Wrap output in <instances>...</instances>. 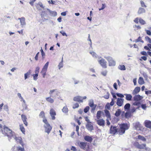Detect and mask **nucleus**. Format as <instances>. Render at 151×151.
I'll return each mask as SVG.
<instances>
[{
    "mask_svg": "<svg viewBox=\"0 0 151 151\" xmlns=\"http://www.w3.org/2000/svg\"><path fill=\"white\" fill-rule=\"evenodd\" d=\"M116 127L111 126L109 130V133L113 135L115 134L117 132L119 133V134H122L123 133V124H119Z\"/></svg>",
    "mask_w": 151,
    "mask_h": 151,
    "instance_id": "obj_1",
    "label": "nucleus"
},
{
    "mask_svg": "<svg viewBox=\"0 0 151 151\" xmlns=\"http://www.w3.org/2000/svg\"><path fill=\"white\" fill-rule=\"evenodd\" d=\"M2 132L8 137H11L12 136V131L7 127H4L3 130L2 129Z\"/></svg>",
    "mask_w": 151,
    "mask_h": 151,
    "instance_id": "obj_2",
    "label": "nucleus"
},
{
    "mask_svg": "<svg viewBox=\"0 0 151 151\" xmlns=\"http://www.w3.org/2000/svg\"><path fill=\"white\" fill-rule=\"evenodd\" d=\"M78 144L80 148L83 150H88L89 149V145L87 142H81Z\"/></svg>",
    "mask_w": 151,
    "mask_h": 151,
    "instance_id": "obj_3",
    "label": "nucleus"
},
{
    "mask_svg": "<svg viewBox=\"0 0 151 151\" xmlns=\"http://www.w3.org/2000/svg\"><path fill=\"white\" fill-rule=\"evenodd\" d=\"M59 93L60 92L56 89L50 90L49 93L50 96L54 97L58 96Z\"/></svg>",
    "mask_w": 151,
    "mask_h": 151,
    "instance_id": "obj_4",
    "label": "nucleus"
},
{
    "mask_svg": "<svg viewBox=\"0 0 151 151\" xmlns=\"http://www.w3.org/2000/svg\"><path fill=\"white\" fill-rule=\"evenodd\" d=\"M49 62H47L45 64L43 67L42 70L41 71V73L43 76V78L45 77V76L46 75V73L47 71V68L48 66Z\"/></svg>",
    "mask_w": 151,
    "mask_h": 151,
    "instance_id": "obj_5",
    "label": "nucleus"
},
{
    "mask_svg": "<svg viewBox=\"0 0 151 151\" xmlns=\"http://www.w3.org/2000/svg\"><path fill=\"white\" fill-rule=\"evenodd\" d=\"M109 62V65L110 66H113L115 65V62L112 57L109 56L105 57Z\"/></svg>",
    "mask_w": 151,
    "mask_h": 151,
    "instance_id": "obj_6",
    "label": "nucleus"
},
{
    "mask_svg": "<svg viewBox=\"0 0 151 151\" xmlns=\"http://www.w3.org/2000/svg\"><path fill=\"white\" fill-rule=\"evenodd\" d=\"M133 145L136 148L140 149H144L145 146H146L145 144H140L139 142H134Z\"/></svg>",
    "mask_w": 151,
    "mask_h": 151,
    "instance_id": "obj_7",
    "label": "nucleus"
},
{
    "mask_svg": "<svg viewBox=\"0 0 151 151\" xmlns=\"http://www.w3.org/2000/svg\"><path fill=\"white\" fill-rule=\"evenodd\" d=\"M88 105L91 108V112H93L95 110L97 106L96 105L94 104L93 100L90 101L89 102Z\"/></svg>",
    "mask_w": 151,
    "mask_h": 151,
    "instance_id": "obj_8",
    "label": "nucleus"
},
{
    "mask_svg": "<svg viewBox=\"0 0 151 151\" xmlns=\"http://www.w3.org/2000/svg\"><path fill=\"white\" fill-rule=\"evenodd\" d=\"M21 119L24 124L25 126L27 127L28 125V123L27 122V119L26 116L24 114H22L21 116Z\"/></svg>",
    "mask_w": 151,
    "mask_h": 151,
    "instance_id": "obj_9",
    "label": "nucleus"
},
{
    "mask_svg": "<svg viewBox=\"0 0 151 151\" xmlns=\"http://www.w3.org/2000/svg\"><path fill=\"white\" fill-rule=\"evenodd\" d=\"M97 124L100 126H104L105 125V121L103 119H95Z\"/></svg>",
    "mask_w": 151,
    "mask_h": 151,
    "instance_id": "obj_10",
    "label": "nucleus"
},
{
    "mask_svg": "<svg viewBox=\"0 0 151 151\" xmlns=\"http://www.w3.org/2000/svg\"><path fill=\"white\" fill-rule=\"evenodd\" d=\"M86 128L89 131H91L93 129V127L92 124L91 122H88L86 125Z\"/></svg>",
    "mask_w": 151,
    "mask_h": 151,
    "instance_id": "obj_11",
    "label": "nucleus"
},
{
    "mask_svg": "<svg viewBox=\"0 0 151 151\" xmlns=\"http://www.w3.org/2000/svg\"><path fill=\"white\" fill-rule=\"evenodd\" d=\"M99 64L104 68H106V62L104 59L102 58L98 61Z\"/></svg>",
    "mask_w": 151,
    "mask_h": 151,
    "instance_id": "obj_12",
    "label": "nucleus"
},
{
    "mask_svg": "<svg viewBox=\"0 0 151 151\" xmlns=\"http://www.w3.org/2000/svg\"><path fill=\"white\" fill-rule=\"evenodd\" d=\"M44 127L45 129V132H47L48 134H49L52 129V127L50 126V124H49V125H44Z\"/></svg>",
    "mask_w": 151,
    "mask_h": 151,
    "instance_id": "obj_13",
    "label": "nucleus"
},
{
    "mask_svg": "<svg viewBox=\"0 0 151 151\" xmlns=\"http://www.w3.org/2000/svg\"><path fill=\"white\" fill-rule=\"evenodd\" d=\"M50 114L52 117V119L54 120L55 119V116L56 115V113L55 110L52 108L50 110Z\"/></svg>",
    "mask_w": 151,
    "mask_h": 151,
    "instance_id": "obj_14",
    "label": "nucleus"
},
{
    "mask_svg": "<svg viewBox=\"0 0 151 151\" xmlns=\"http://www.w3.org/2000/svg\"><path fill=\"white\" fill-rule=\"evenodd\" d=\"M14 139L17 142H19L22 146V147H23L24 144L22 140V138L19 137H14Z\"/></svg>",
    "mask_w": 151,
    "mask_h": 151,
    "instance_id": "obj_15",
    "label": "nucleus"
},
{
    "mask_svg": "<svg viewBox=\"0 0 151 151\" xmlns=\"http://www.w3.org/2000/svg\"><path fill=\"white\" fill-rule=\"evenodd\" d=\"M73 100L79 102H83L82 97L80 96H76L73 98Z\"/></svg>",
    "mask_w": 151,
    "mask_h": 151,
    "instance_id": "obj_16",
    "label": "nucleus"
},
{
    "mask_svg": "<svg viewBox=\"0 0 151 151\" xmlns=\"http://www.w3.org/2000/svg\"><path fill=\"white\" fill-rule=\"evenodd\" d=\"M145 126L149 129L151 128V121L146 120L144 122Z\"/></svg>",
    "mask_w": 151,
    "mask_h": 151,
    "instance_id": "obj_17",
    "label": "nucleus"
},
{
    "mask_svg": "<svg viewBox=\"0 0 151 151\" xmlns=\"http://www.w3.org/2000/svg\"><path fill=\"white\" fill-rule=\"evenodd\" d=\"M143 98V97L140 95H135L134 97V100L135 101H139Z\"/></svg>",
    "mask_w": 151,
    "mask_h": 151,
    "instance_id": "obj_18",
    "label": "nucleus"
},
{
    "mask_svg": "<svg viewBox=\"0 0 151 151\" xmlns=\"http://www.w3.org/2000/svg\"><path fill=\"white\" fill-rule=\"evenodd\" d=\"M84 139L86 141L90 142H91L93 140L92 137L89 136H85Z\"/></svg>",
    "mask_w": 151,
    "mask_h": 151,
    "instance_id": "obj_19",
    "label": "nucleus"
},
{
    "mask_svg": "<svg viewBox=\"0 0 151 151\" xmlns=\"http://www.w3.org/2000/svg\"><path fill=\"white\" fill-rule=\"evenodd\" d=\"M50 96V97H48L46 98V100L49 103L51 104L53 103L54 102V99H52Z\"/></svg>",
    "mask_w": 151,
    "mask_h": 151,
    "instance_id": "obj_20",
    "label": "nucleus"
},
{
    "mask_svg": "<svg viewBox=\"0 0 151 151\" xmlns=\"http://www.w3.org/2000/svg\"><path fill=\"white\" fill-rule=\"evenodd\" d=\"M18 19L20 20L21 24L22 26H24L26 24L25 18L22 17L21 18H19Z\"/></svg>",
    "mask_w": 151,
    "mask_h": 151,
    "instance_id": "obj_21",
    "label": "nucleus"
},
{
    "mask_svg": "<svg viewBox=\"0 0 151 151\" xmlns=\"http://www.w3.org/2000/svg\"><path fill=\"white\" fill-rule=\"evenodd\" d=\"M103 113L101 111H98L97 112L96 114V117L97 118L96 119H100L101 118V115Z\"/></svg>",
    "mask_w": 151,
    "mask_h": 151,
    "instance_id": "obj_22",
    "label": "nucleus"
},
{
    "mask_svg": "<svg viewBox=\"0 0 151 151\" xmlns=\"http://www.w3.org/2000/svg\"><path fill=\"white\" fill-rule=\"evenodd\" d=\"M140 90V88L139 87H136L133 90L132 93L134 94H135L139 92Z\"/></svg>",
    "mask_w": 151,
    "mask_h": 151,
    "instance_id": "obj_23",
    "label": "nucleus"
},
{
    "mask_svg": "<svg viewBox=\"0 0 151 151\" xmlns=\"http://www.w3.org/2000/svg\"><path fill=\"white\" fill-rule=\"evenodd\" d=\"M124 95L126 96L125 99L127 100H131L132 96L131 94L125 93Z\"/></svg>",
    "mask_w": 151,
    "mask_h": 151,
    "instance_id": "obj_24",
    "label": "nucleus"
},
{
    "mask_svg": "<svg viewBox=\"0 0 151 151\" xmlns=\"http://www.w3.org/2000/svg\"><path fill=\"white\" fill-rule=\"evenodd\" d=\"M123 102V99L121 98H118L116 102V104L119 106H121L122 105Z\"/></svg>",
    "mask_w": 151,
    "mask_h": 151,
    "instance_id": "obj_25",
    "label": "nucleus"
},
{
    "mask_svg": "<svg viewBox=\"0 0 151 151\" xmlns=\"http://www.w3.org/2000/svg\"><path fill=\"white\" fill-rule=\"evenodd\" d=\"M23 104H22L23 109H22V111L23 112L24 110L27 109V106L26 104L25 101L23 99Z\"/></svg>",
    "mask_w": 151,
    "mask_h": 151,
    "instance_id": "obj_26",
    "label": "nucleus"
},
{
    "mask_svg": "<svg viewBox=\"0 0 151 151\" xmlns=\"http://www.w3.org/2000/svg\"><path fill=\"white\" fill-rule=\"evenodd\" d=\"M129 127V125L126 123H123V134L126 130L128 129Z\"/></svg>",
    "mask_w": 151,
    "mask_h": 151,
    "instance_id": "obj_27",
    "label": "nucleus"
},
{
    "mask_svg": "<svg viewBox=\"0 0 151 151\" xmlns=\"http://www.w3.org/2000/svg\"><path fill=\"white\" fill-rule=\"evenodd\" d=\"M31 70H29L26 73L24 74V79L26 80L28 78L30 75L31 74Z\"/></svg>",
    "mask_w": 151,
    "mask_h": 151,
    "instance_id": "obj_28",
    "label": "nucleus"
},
{
    "mask_svg": "<svg viewBox=\"0 0 151 151\" xmlns=\"http://www.w3.org/2000/svg\"><path fill=\"white\" fill-rule=\"evenodd\" d=\"M104 111L106 116L108 118H110L111 116L109 111L105 109Z\"/></svg>",
    "mask_w": 151,
    "mask_h": 151,
    "instance_id": "obj_29",
    "label": "nucleus"
},
{
    "mask_svg": "<svg viewBox=\"0 0 151 151\" xmlns=\"http://www.w3.org/2000/svg\"><path fill=\"white\" fill-rule=\"evenodd\" d=\"M121 110L119 109H118L116 111V112L115 114V115L116 116H119L121 114Z\"/></svg>",
    "mask_w": 151,
    "mask_h": 151,
    "instance_id": "obj_30",
    "label": "nucleus"
},
{
    "mask_svg": "<svg viewBox=\"0 0 151 151\" xmlns=\"http://www.w3.org/2000/svg\"><path fill=\"white\" fill-rule=\"evenodd\" d=\"M145 12V9L142 8H139L138 12V13L139 14H141Z\"/></svg>",
    "mask_w": 151,
    "mask_h": 151,
    "instance_id": "obj_31",
    "label": "nucleus"
},
{
    "mask_svg": "<svg viewBox=\"0 0 151 151\" xmlns=\"http://www.w3.org/2000/svg\"><path fill=\"white\" fill-rule=\"evenodd\" d=\"M138 83L140 85H142L144 84V81L143 78L142 77H140L138 81Z\"/></svg>",
    "mask_w": 151,
    "mask_h": 151,
    "instance_id": "obj_32",
    "label": "nucleus"
},
{
    "mask_svg": "<svg viewBox=\"0 0 151 151\" xmlns=\"http://www.w3.org/2000/svg\"><path fill=\"white\" fill-rule=\"evenodd\" d=\"M39 116L40 118H44L45 117V113L43 111H41L39 115Z\"/></svg>",
    "mask_w": 151,
    "mask_h": 151,
    "instance_id": "obj_33",
    "label": "nucleus"
},
{
    "mask_svg": "<svg viewBox=\"0 0 151 151\" xmlns=\"http://www.w3.org/2000/svg\"><path fill=\"white\" fill-rule=\"evenodd\" d=\"M138 138L139 139L144 142H145L146 141V139L144 137L140 135H139L138 136Z\"/></svg>",
    "mask_w": 151,
    "mask_h": 151,
    "instance_id": "obj_34",
    "label": "nucleus"
},
{
    "mask_svg": "<svg viewBox=\"0 0 151 151\" xmlns=\"http://www.w3.org/2000/svg\"><path fill=\"white\" fill-rule=\"evenodd\" d=\"M20 129L21 131L24 134L25 132V129L24 127L23 124H21L19 125Z\"/></svg>",
    "mask_w": 151,
    "mask_h": 151,
    "instance_id": "obj_35",
    "label": "nucleus"
},
{
    "mask_svg": "<svg viewBox=\"0 0 151 151\" xmlns=\"http://www.w3.org/2000/svg\"><path fill=\"white\" fill-rule=\"evenodd\" d=\"M62 111L64 113H67L68 112V109L67 106H64L62 109Z\"/></svg>",
    "mask_w": 151,
    "mask_h": 151,
    "instance_id": "obj_36",
    "label": "nucleus"
},
{
    "mask_svg": "<svg viewBox=\"0 0 151 151\" xmlns=\"http://www.w3.org/2000/svg\"><path fill=\"white\" fill-rule=\"evenodd\" d=\"M130 106V105L129 103L126 104L124 106V109L125 110H129Z\"/></svg>",
    "mask_w": 151,
    "mask_h": 151,
    "instance_id": "obj_37",
    "label": "nucleus"
},
{
    "mask_svg": "<svg viewBox=\"0 0 151 151\" xmlns=\"http://www.w3.org/2000/svg\"><path fill=\"white\" fill-rule=\"evenodd\" d=\"M131 114L130 112H127L125 114V116L126 118L130 117L131 116Z\"/></svg>",
    "mask_w": 151,
    "mask_h": 151,
    "instance_id": "obj_38",
    "label": "nucleus"
},
{
    "mask_svg": "<svg viewBox=\"0 0 151 151\" xmlns=\"http://www.w3.org/2000/svg\"><path fill=\"white\" fill-rule=\"evenodd\" d=\"M50 13L51 16H55L57 15V13L56 12L50 11Z\"/></svg>",
    "mask_w": 151,
    "mask_h": 151,
    "instance_id": "obj_39",
    "label": "nucleus"
},
{
    "mask_svg": "<svg viewBox=\"0 0 151 151\" xmlns=\"http://www.w3.org/2000/svg\"><path fill=\"white\" fill-rule=\"evenodd\" d=\"M140 126V124L139 122H137L135 124V127L136 129H138Z\"/></svg>",
    "mask_w": 151,
    "mask_h": 151,
    "instance_id": "obj_40",
    "label": "nucleus"
},
{
    "mask_svg": "<svg viewBox=\"0 0 151 151\" xmlns=\"http://www.w3.org/2000/svg\"><path fill=\"white\" fill-rule=\"evenodd\" d=\"M109 96V92H106V95H105L103 97L106 99H108Z\"/></svg>",
    "mask_w": 151,
    "mask_h": 151,
    "instance_id": "obj_41",
    "label": "nucleus"
},
{
    "mask_svg": "<svg viewBox=\"0 0 151 151\" xmlns=\"http://www.w3.org/2000/svg\"><path fill=\"white\" fill-rule=\"evenodd\" d=\"M40 51L41 52V55L42 56V59H44L45 58V52H44L42 48H41V49L40 50Z\"/></svg>",
    "mask_w": 151,
    "mask_h": 151,
    "instance_id": "obj_42",
    "label": "nucleus"
},
{
    "mask_svg": "<svg viewBox=\"0 0 151 151\" xmlns=\"http://www.w3.org/2000/svg\"><path fill=\"white\" fill-rule=\"evenodd\" d=\"M140 106H138L137 108H135L134 107H133V108H132V109H131L130 110V112H131V113H133L135 111H136V110L137 109H139V108H140Z\"/></svg>",
    "mask_w": 151,
    "mask_h": 151,
    "instance_id": "obj_43",
    "label": "nucleus"
},
{
    "mask_svg": "<svg viewBox=\"0 0 151 151\" xmlns=\"http://www.w3.org/2000/svg\"><path fill=\"white\" fill-rule=\"evenodd\" d=\"M17 151H24V147L22 148L20 147H17Z\"/></svg>",
    "mask_w": 151,
    "mask_h": 151,
    "instance_id": "obj_44",
    "label": "nucleus"
},
{
    "mask_svg": "<svg viewBox=\"0 0 151 151\" xmlns=\"http://www.w3.org/2000/svg\"><path fill=\"white\" fill-rule=\"evenodd\" d=\"M42 121L46 125H49V124L48 123L47 121V119L45 117V118H43Z\"/></svg>",
    "mask_w": 151,
    "mask_h": 151,
    "instance_id": "obj_45",
    "label": "nucleus"
},
{
    "mask_svg": "<svg viewBox=\"0 0 151 151\" xmlns=\"http://www.w3.org/2000/svg\"><path fill=\"white\" fill-rule=\"evenodd\" d=\"M140 103L139 101H135L133 103V105L134 106H138L140 105Z\"/></svg>",
    "mask_w": 151,
    "mask_h": 151,
    "instance_id": "obj_46",
    "label": "nucleus"
},
{
    "mask_svg": "<svg viewBox=\"0 0 151 151\" xmlns=\"http://www.w3.org/2000/svg\"><path fill=\"white\" fill-rule=\"evenodd\" d=\"M90 109L89 107V106H86L84 109V111L85 113H87L89 110Z\"/></svg>",
    "mask_w": 151,
    "mask_h": 151,
    "instance_id": "obj_47",
    "label": "nucleus"
},
{
    "mask_svg": "<svg viewBox=\"0 0 151 151\" xmlns=\"http://www.w3.org/2000/svg\"><path fill=\"white\" fill-rule=\"evenodd\" d=\"M79 106V104L77 103H76L73 105V109H75L76 108H78Z\"/></svg>",
    "mask_w": 151,
    "mask_h": 151,
    "instance_id": "obj_48",
    "label": "nucleus"
},
{
    "mask_svg": "<svg viewBox=\"0 0 151 151\" xmlns=\"http://www.w3.org/2000/svg\"><path fill=\"white\" fill-rule=\"evenodd\" d=\"M139 22L141 24L144 25L145 24V22L142 19H140L139 20Z\"/></svg>",
    "mask_w": 151,
    "mask_h": 151,
    "instance_id": "obj_49",
    "label": "nucleus"
},
{
    "mask_svg": "<svg viewBox=\"0 0 151 151\" xmlns=\"http://www.w3.org/2000/svg\"><path fill=\"white\" fill-rule=\"evenodd\" d=\"M39 69H40V68L39 67H37L36 68L35 71V74H37L38 75V73H39Z\"/></svg>",
    "mask_w": 151,
    "mask_h": 151,
    "instance_id": "obj_50",
    "label": "nucleus"
},
{
    "mask_svg": "<svg viewBox=\"0 0 151 151\" xmlns=\"http://www.w3.org/2000/svg\"><path fill=\"white\" fill-rule=\"evenodd\" d=\"M90 53L93 56V57L96 58L97 55L94 52H90Z\"/></svg>",
    "mask_w": 151,
    "mask_h": 151,
    "instance_id": "obj_51",
    "label": "nucleus"
},
{
    "mask_svg": "<svg viewBox=\"0 0 151 151\" xmlns=\"http://www.w3.org/2000/svg\"><path fill=\"white\" fill-rule=\"evenodd\" d=\"M32 76L33 77V79L34 80H36L37 79L38 76V75L37 74H33Z\"/></svg>",
    "mask_w": 151,
    "mask_h": 151,
    "instance_id": "obj_52",
    "label": "nucleus"
},
{
    "mask_svg": "<svg viewBox=\"0 0 151 151\" xmlns=\"http://www.w3.org/2000/svg\"><path fill=\"white\" fill-rule=\"evenodd\" d=\"M146 40L148 41V42L151 44V39L148 36L146 37H145Z\"/></svg>",
    "mask_w": 151,
    "mask_h": 151,
    "instance_id": "obj_53",
    "label": "nucleus"
},
{
    "mask_svg": "<svg viewBox=\"0 0 151 151\" xmlns=\"http://www.w3.org/2000/svg\"><path fill=\"white\" fill-rule=\"evenodd\" d=\"M137 41L139 42H140L142 43H144V41L142 40L141 37H139L137 39Z\"/></svg>",
    "mask_w": 151,
    "mask_h": 151,
    "instance_id": "obj_54",
    "label": "nucleus"
},
{
    "mask_svg": "<svg viewBox=\"0 0 151 151\" xmlns=\"http://www.w3.org/2000/svg\"><path fill=\"white\" fill-rule=\"evenodd\" d=\"M106 7V5L105 4H102V6L101 8H99V10H103L104 9V8Z\"/></svg>",
    "mask_w": 151,
    "mask_h": 151,
    "instance_id": "obj_55",
    "label": "nucleus"
},
{
    "mask_svg": "<svg viewBox=\"0 0 151 151\" xmlns=\"http://www.w3.org/2000/svg\"><path fill=\"white\" fill-rule=\"evenodd\" d=\"M39 54V52H37V53L36 54V55L35 57V60H38V57Z\"/></svg>",
    "mask_w": 151,
    "mask_h": 151,
    "instance_id": "obj_56",
    "label": "nucleus"
},
{
    "mask_svg": "<svg viewBox=\"0 0 151 151\" xmlns=\"http://www.w3.org/2000/svg\"><path fill=\"white\" fill-rule=\"evenodd\" d=\"M145 30L147 35H151V32L150 30Z\"/></svg>",
    "mask_w": 151,
    "mask_h": 151,
    "instance_id": "obj_57",
    "label": "nucleus"
},
{
    "mask_svg": "<svg viewBox=\"0 0 151 151\" xmlns=\"http://www.w3.org/2000/svg\"><path fill=\"white\" fill-rule=\"evenodd\" d=\"M106 108L107 109H110V105L109 103L106 104Z\"/></svg>",
    "mask_w": 151,
    "mask_h": 151,
    "instance_id": "obj_58",
    "label": "nucleus"
},
{
    "mask_svg": "<svg viewBox=\"0 0 151 151\" xmlns=\"http://www.w3.org/2000/svg\"><path fill=\"white\" fill-rule=\"evenodd\" d=\"M58 66H59V69H60L61 68L63 67V63L62 62H61L59 63V65H58Z\"/></svg>",
    "mask_w": 151,
    "mask_h": 151,
    "instance_id": "obj_59",
    "label": "nucleus"
},
{
    "mask_svg": "<svg viewBox=\"0 0 151 151\" xmlns=\"http://www.w3.org/2000/svg\"><path fill=\"white\" fill-rule=\"evenodd\" d=\"M36 1V0H31L29 3L32 5L33 6L34 4V3Z\"/></svg>",
    "mask_w": 151,
    "mask_h": 151,
    "instance_id": "obj_60",
    "label": "nucleus"
},
{
    "mask_svg": "<svg viewBox=\"0 0 151 151\" xmlns=\"http://www.w3.org/2000/svg\"><path fill=\"white\" fill-rule=\"evenodd\" d=\"M114 99H111V101L110 103V105L111 106H112L114 105Z\"/></svg>",
    "mask_w": 151,
    "mask_h": 151,
    "instance_id": "obj_61",
    "label": "nucleus"
},
{
    "mask_svg": "<svg viewBox=\"0 0 151 151\" xmlns=\"http://www.w3.org/2000/svg\"><path fill=\"white\" fill-rule=\"evenodd\" d=\"M71 150H73V151H76L77 150L76 147L73 146L71 147Z\"/></svg>",
    "mask_w": 151,
    "mask_h": 151,
    "instance_id": "obj_62",
    "label": "nucleus"
},
{
    "mask_svg": "<svg viewBox=\"0 0 151 151\" xmlns=\"http://www.w3.org/2000/svg\"><path fill=\"white\" fill-rule=\"evenodd\" d=\"M141 54L142 55H147V53L145 51H142L141 52Z\"/></svg>",
    "mask_w": 151,
    "mask_h": 151,
    "instance_id": "obj_63",
    "label": "nucleus"
},
{
    "mask_svg": "<svg viewBox=\"0 0 151 151\" xmlns=\"http://www.w3.org/2000/svg\"><path fill=\"white\" fill-rule=\"evenodd\" d=\"M145 94L147 95H148L151 94V91L149 90L145 91Z\"/></svg>",
    "mask_w": 151,
    "mask_h": 151,
    "instance_id": "obj_64",
    "label": "nucleus"
}]
</instances>
